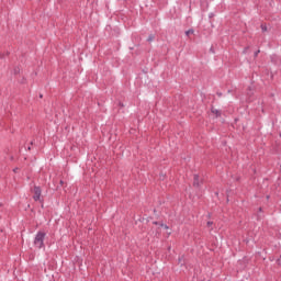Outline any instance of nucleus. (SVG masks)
<instances>
[{"mask_svg": "<svg viewBox=\"0 0 281 281\" xmlns=\"http://www.w3.org/2000/svg\"><path fill=\"white\" fill-rule=\"evenodd\" d=\"M45 236H47V234L45 232H37L33 241V245L37 248V249H45Z\"/></svg>", "mask_w": 281, "mask_h": 281, "instance_id": "1", "label": "nucleus"}, {"mask_svg": "<svg viewBox=\"0 0 281 281\" xmlns=\"http://www.w3.org/2000/svg\"><path fill=\"white\" fill-rule=\"evenodd\" d=\"M33 192H34V195H33L34 201H41V194L43 192L41 190V187H34Z\"/></svg>", "mask_w": 281, "mask_h": 281, "instance_id": "2", "label": "nucleus"}, {"mask_svg": "<svg viewBox=\"0 0 281 281\" xmlns=\"http://www.w3.org/2000/svg\"><path fill=\"white\" fill-rule=\"evenodd\" d=\"M193 186L195 188H199V175H194V177H193Z\"/></svg>", "mask_w": 281, "mask_h": 281, "instance_id": "3", "label": "nucleus"}, {"mask_svg": "<svg viewBox=\"0 0 281 281\" xmlns=\"http://www.w3.org/2000/svg\"><path fill=\"white\" fill-rule=\"evenodd\" d=\"M212 113H214L216 117H221V111L212 109Z\"/></svg>", "mask_w": 281, "mask_h": 281, "instance_id": "4", "label": "nucleus"}, {"mask_svg": "<svg viewBox=\"0 0 281 281\" xmlns=\"http://www.w3.org/2000/svg\"><path fill=\"white\" fill-rule=\"evenodd\" d=\"M148 43H153L155 41V35L150 34L147 38Z\"/></svg>", "mask_w": 281, "mask_h": 281, "instance_id": "5", "label": "nucleus"}, {"mask_svg": "<svg viewBox=\"0 0 281 281\" xmlns=\"http://www.w3.org/2000/svg\"><path fill=\"white\" fill-rule=\"evenodd\" d=\"M190 34H194V30L190 29L186 31V36H190Z\"/></svg>", "mask_w": 281, "mask_h": 281, "instance_id": "6", "label": "nucleus"}, {"mask_svg": "<svg viewBox=\"0 0 281 281\" xmlns=\"http://www.w3.org/2000/svg\"><path fill=\"white\" fill-rule=\"evenodd\" d=\"M261 31L267 32V24H261Z\"/></svg>", "mask_w": 281, "mask_h": 281, "instance_id": "7", "label": "nucleus"}, {"mask_svg": "<svg viewBox=\"0 0 281 281\" xmlns=\"http://www.w3.org/2000/svg\"><path fill=\"white\" fill-rule=\"evenodd\" d=\"M249 47H245L244 50H243V54H247Z\"/></svg>", "mask_w": 281, "mask_h": 281, "instance_id": "8", "label": "nucleus"}, {"mask_svg": "<svg viewBox=\"0 0 281 281\" xmlns=\"http://www.w3.org/2000/svg\"><path fill=\"white\" fill-rule=\"evenodd\" d=\"M258 54H260V50L255 52V58L258 57Z\"/></svg>", "mask_w": 281, "mask_h": 281, "instance_id": "9", "label": "nucleus"}, {"mask_svg": "<svg viewBox=\"0 0 281 281\" xmlns=\"http://www.w3.org/2000/svg\"><path fill=\"white\" fill-rule=\"evenodd\" d=\"M213 225V222H207V226H212Z\"/></svg>", "mask_w": 281, "mask_h": 281, "instance_id": "10", "label": "nucleus"}, {"mask_svg": "<svg viewBox=\"0 0 281 281\" xmlns=\"http://www.w3.org/2000/svg\"><path fill=\"white\" fill-rule=\"evenodd\" d=\"M218 95H223L222 93H218Z\"/></svg>", "mask_w": 281, "mask_h": 281, "instance_id": "11", "label": "nucleus"}]
</instances>
